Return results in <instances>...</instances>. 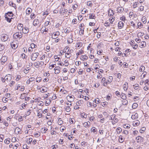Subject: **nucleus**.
<instances>
[{"mask_svg":"<svg viewBox=\"0 0 149 149\" xmlns=\"http://www.w3.org/2000/svg\"><path fill=\"white\" fill-rule=\"evenodd\" d=\"M14 132L16 134H18L20 133L21 129H20L19 127H16L15 130Z\"/></svg>","mask_w":149,"mask_h":149,"instance_id":"11","label":"nucleus"},{"mask_svg":"<svg viewBox=\"0 0 149 149\" xmlns=\"http://www.w3.org/2000/svg\"><path fill=\"white\" fill-rule=\"evenodd\" d=\"M144 6H140L139 8V10L141 11H142L144 10Z\"/></svg>","mask_w":149,"mask_h":149,"instance_id":"58","label":"nucleus"},{"mask_svg":"<svg viewBox=\"0 0 149 149\" xmlns=\"http://www.w3.org/2000/svg\"><path fill=\"white\" fill-rule=\"evenodd\" d=\"M41 132L42 133H46L47 130L45 127L42 128L41 129Z\"/></svg>","mask_w":149,"mask_h":149,"instance_id":"37","label":"nucleus"},{"mask_svg":"<svg viewBox=\"0 0 149 149\" xmlns=\"http://www.w3.org/2000/svg\"><path fill=\"white\" fill-rule=\"evenodd\" d=\"M91 132H93V133H95L97 131V129L95 127H93L91 128Z\"/></svg>","mask_w":149,"mask_h":149,"instance_id":"52","label":"nucleus"},{"mask_svg":"<svg viewBox=\"0 0 149 149\" xmlns=\"http://www.w3.org/2000/svg\"><path fill=\"white\" fill-rule=\"evenodd\" d=\"M54 58L56 61H61L60 57H58V56H55Z\"/></svg>","mask_w":149,"mask_h":149,"instance_id":"38","label":"nucleus"},{"mask_svg":"<svg viewBox=\"0 0 149 149\" xmlns=\"http://www.w3.org/2000/svg\"><path fill=\"white\" fill-rule=\"evenodd\" d=\"M141 20L144 24H145L146 22V17L145 16H143L142 17Z\"/></svg>","mask_w":149,"mask_h":149,"instance_id":"41","label":"nucleus"},{"mask_svg":"<svg viewBox=\"0 0 149 149\" xmlns=\"http://www.w3.org/2000/svg\"><path fill=\"white\" fill-rule=\"evenodd\" d=\"M73 40L72 38V37L69 38H68L67 42L68 44H70L73 42Z\"/></svg>","mask_w":149,"mask_h":149,"instance_id":"34","label":"nucleus"},{"mask_svg":"<svg viewBox=\"0 0 149 149\" xmlns=\"http://www.w3.org/2000/svg\"><path fill=\"white\" fill-rule=\"evenodd\" d=\"M51 94L52 95L51 96L52 97H50L48 98V99H47V104H50L51 101H52L53 99H53H55L56 97L55 95L54 96V97L53 96V95H54V93H52Z\"/></svg>","mask_w":149,"mask_h":149,"instance_id":"5","label":"nucleus"},{"mask_svg":"<svg viewBox=\"0 0 149 149\" xmlns=\"http://www.w3.org/2000/svg\"><path fill=\"white\" fill-rule=\"evenodd\" d=\"M83 103V101L82 100H80L78 101L76 103V105L77 106H81L82 104Z\"/></svg>","mask_w":149,"mask_h":149,"instance_id":"23","label":"nucleus"},{"mask_svg":"<svg viewBox=\"0 0 149 149\" xmlns=\"http://www.w3.org/2000/svg\"><path fill=\"white\" fill-rule=\"evenodd\" d=\"M93 102L96 103V104H99L100 103V100L99 98H97L94 100Z\"/></svg>","mask_w":149,"mask_h":149,"instance_id":"42","label":"nucleus"},{"mask_svg":"<svg viewBox=\"0 0 149 149\" xmlns=\"http://www.w3.org/2000/svg\"><path fill=\"white\" fill-rule=\"evenodd\" d=\"M87 5L90 7H92L93 6V3L91 1H89L87 2Z\"/></svg>","mask_w":149,"mask_h":149,"instance_id":"45","label":"nucleus"},{"mask_svg":"<svg viewBox=\"0 0 149 149\" xmlns=\"http://www.w3.org/2000/svg\"><path fill=\"white\" fill-rule=\"evenodd\" d=\"M9 5L10 6L13 7L15 9L16 8V5L12 2L10 1L9 3Z\"/></svg>","mask_w":149,"mask_h":149,"instance_id":"19","label":"nucleus"},{"mask_svg":"<svg viewBox=\"0 0 149 149\" xmlns=\"http://www.w3.org/2000/svg\"><path fill=\"white\" fill-rule=\"evenodd\" d=\"M21 78V76L20 75H16L15 80L17 81H19Z\"/></svg>","mask_w":149,"mask_h":149,"instance_id":"51","label":"nucleus"},{"mask_svg":"<svg viewBox=\"0 0 149 149\" xmlns=\"http://www.w3.org/2000/svg\"><path fill=\"white\" fill-rule=\"evenodd\" d=\"M143 25L141 22H139L137 24V28H139V27H140L139 29L142 28L143 27Z\"/></svg>","mask_w":149,"mask_h":149,"instance_id":"27","label":"nucleus"},{"mask_svg":"<svg viewBox=\"0 0 149 149\" xmlns=\"http://www.w3.org/2000/svg\"><path fill=\"white\" fill-rule=\"evenodd\" d=\"M145 68V67L143 66L142 65L140 67L139 70L140 72H143Z\"/></svg>","mask_w":149,"mask_h":149,"instance_id":"48","label":"nucleus"},{"mask_svg":"<svg viewBox=\"0 0 149 149\" xmlns=\"http://www.w3.org/2000/svg\"><path fill=\"white\" fill-rule=\"evenodd\" d=\"M47 55L48 57L50 58L52 56V53L51 52H49L47 51Z\"/></svg>","mask_w":149,"mask_h":149,"instance_id":"44","label":"nucleus"},{"mask_svg":"<svg viewBox=\"0 0 149 149\" xmlns=\"http://www.w3.org/2000/svg\"><path fill=\"white\" fill-rule=\"evenodd\" d=\"M113 80V77L112 76H110L109 77L108 79L106 81V83L110 84L112 82Z\"/></svg>","mask_w":149,"mask_h":149,"instance_id":"16","label":"nucleus"},{"mask_svg":"<svg viewBox=\"0 0 149 149\" xmlns=\"http://www.w3.org/2000/svg\"><path fill=\"white\" fill-rule=\"evenodd\" d=\"M79 29L80 30L79 31V33L81 36H82L84 34V28H82L79 27Z\"/></svg>","mask_w":149,"mask_h":149,"instance_id":"22","label":"nucleus"},{"mask_svg":"<svg viewBox=\"0 0 149 149\" xmlns=\"http://www.w3.org/2000/svg\"><path fill=\"white\" fill-rule=\"evenodd\" d=\"M34 65L35 67L37 68H38L40 66V63L39 62H38L34 63Z\"/></svg>","mask_w":149,"mask_h":149,"instance_id":"30","label":"nucleus"},{"mask_svg":"<svg viewBox=\"0 0 149 149\" xmlns=\"http://www.w3.org/2000/svg\"><path fill=\"white\" fill-rule=\"evenodd\" d=\"M11 47L13 49H15L18 47L17 43L15 41H13L10 43Z\"/></svg>","mask_w":149,"mask_h":149,"instance_id":"4","label":"nucleus"},{"mask_svg":"<svg viewBox=\"0 0 149 149\" xmlns=\"http://www.w3.org/2000/svg\"><path fill=\"white\" fill-rule=\"evenodd\" d=\"M30 47L32 49L35 47L36 45L33 43H31L30 45Z\"/></svg>","mask_w":149,"mask_h":149,"instance_id":"57","label":"nucleus"},{"mask_svg":"<svg viewBox=\"0 0 149 149\" xmlns=\"http://www.w3.org/2000/svg\"><path fill=\"white\" fill-rule=\"evenodd\" d=\"M31 110L30 109H29V110L26 113L24 116L25 117H26V116H29L31 114Z\"/></svg>","mask_w":149,"mask_h":149,"instance_id":"31","label":"nucleus"},{"mask_svg":"<svg viewBox=\"0 0 149 149\" xmlns=\"http://www.w3.org/2000/svg\"><path fill=\"white\" fill-rule=\"evenodd\" d=\"M60 33L59 31H56L53 33L52 34V38L53 39H55L57 38L58 36L60 35Z\"/></svg>","mask_w":149,"mask_h":149,"instance_id":"7","label":"nucleus"},{"mask_svg":"<svg viewBox=\"0 0 149 149\" xmlns=\"http://www.w3.org/2000/svg\"><path fill=\"white\" fill-rule=\"evenodd\" d=\"M12 79V76L10 74H7L4 77V79L5 81H10Z\"/></svg>","mask_w":149,"mask_h":149,"instance_id":"8","label":"nucleus"},{"mask_svg":"<svg viewBox=\"0 0 149 149\" xmlns=\"http://www.w3.org/2000/svg\"><path fill=\"white\" fill-rule=\"evenodd\" d=\"M42 93H45L47 92V87L45 86H42L40 89Z\"/></svg>","mask_w":149,"mask_h":149,"instance_id":"14","label":"nucleus"},{"mask_svg":"<svg viewBox=\"0 0 149 149\" xmlns=\"http://www.w3.org/2000/svg\"><path fill=\"white\" fill-rule=\"evenodd\" d=\"M29 32V29L27 27H25L24 28V30L23 31L22 33L24 34H26Z\"/></svg>","mask_w":149,"mask_h":149,"instance_id":"28","label":"nucleus"},{"mask_svg":"<svg viewBox=\"0 0 149 149\" xmlns=\"http://www.w3.org/2000/svg\"><path fill=\"white\" fill-rule=\"evenodd\" d=\"M108 104V103L106 102L101 103V105L103 107H105Z\"/></svg>","mask_w":149,"mask_h":149,"instance_id":"54","label":"nucleus"},{"mask_svg":"<svg viewBox=\"0 0 149 149\" xmlns=\"http://www.w3.org/2000/svg\"><path fill=\"white\" fill-rule=\"evenodd\" d=\"M114 14L113 11V10H109L108 12V15L110 16H112Z\"/></svg>","mask_w":149,"mask_h":149,"instance_id":"25","label":"nucleus"},{"mask_svg":"<svg viewBox=\"0 0 149 149\" xmlns=\"http://www.w3.org/2000/svg\"><path fill=\"white\" fill-rule=\"evenodd\" d=\"M122 103L123 104V105H127L128 104V102L127 100L125 99L122 101Z\"/></svg>","mask_w":149,"mask_h":149,"instance_id":"36","label":"nucleus"},{"mask_svg":"<svg viewBox=\"0 0 149 149\" xmlns=\"http://www.w3.org/2000/svg\"><path fill=\"white\" fill-rule=\"evenodd\" d=\"M19 144H14L13 147V149H17V148L19 147Z\"/></svg>","mask_w":149,"mask_h":149,"instance_id":"64","label":"nucleus"},{"mask_svg":"<svg viewBox=\"0 0 149 149\" xmlns=\"http://www.w3.org/2000/svg\"><path fill=\"white\" fill-rule=\"evenodd\" d=\"M32 10L30 8H28L26 10V14L29 15L31 12Z\"/></svg>","mask_w":149,"mask_h":149,"instance_id":"20","label":"nucleus"},{"mask_svg":"<svg viewBox=\"0 0 149 149\" xmlns=\"http://www.w3.org/2000/svg\"><path fill=\"white\" fill-rule=\"evenodd\" d=\"M4 143L6 144H9L10 142V141L8 139H6L5 141H4Z\"/></svg>","mask_w":149,"mask_h":149,"instance_id":"62","label":"nucleus"},{"mask_svg":"<svg viewBox=\"0 0 149 149\" xmlns=\"http://www.w3.org/2000/svg\"><path fill=\"white\" fill-rule=\"evenodd\" d=\"M88 12V11L87 10L84 8L81 10V13L82 14H85V13H86L87 12Z\"/></svg>","mask_w":149,"mask_h":149,"instance_id":"50","label":"nucleus"},{"mask_svg":"<svg viewBox=\"0 0 149 149\" xmlns=\"http://www.w3.org/2000/svg\"><path fill=\"white\" fill-rule=\"evenodd\" d=\"M88 58V57L87 56L85 55H82L81 58V59L83 61H84L85 60H87Z\"/></svg>","mask_w":149,"mask_h":149,"instance_id":"21","label":"nucleus"},{"mask_svg":"<svg viewBox=\"0 0 149 149\" xmlns=\"http://www.w3.org/2000/svg\"><path fill=\"white\" fill-rule=\"evenodd\" d=\"M146 130V128L145 127H143L140 130L139 132L141 133H144V131Z\"/></svg>","mask_w":149,"mask_h":149,"instance_id":"46","label":"nucleus"},{"mask_svg":"<svg viewBox=\"0 0 149 149\" xmlns=\"http://www.w3.org/2000/svg\"><path fill=\"white\" fill-rule=\"evenodd\" d=\"M136 139L137 141V143H139L140 141L142 142L143 140V138L141 136H139L136 137Z\"/></svg>","mask_w":149,"mask_h":149,"instance_id":"9","label":"nucleus"},{"mask_svg":"<svg viewBox=\"0 0 149 149\" xmlns=\"http://www.w3.org/2000/svg\"><path fill=\"white\" fill-rule=\"evenodd\" d=\"M30 70V68L29 67H27L26 69L24 70V72L26 74L27 73L29 72L28 71Z\"/></svg>","mask_w":149,"mask_h":149,"instance_id":"56","label":"nucleus"},{"mask_svg":"<svg viewBox=\"0 0 149 149\" xmlns=\"http://www.w3.org/2000/svg\"><path fill=\"white\" fill-rule=\"evenodd\" d=\"M5 48L4 45L2 44H0V51H2Z\"/></svg>","mask_w":149,"mask_h":149,"instance_id":"40","label":"nucleus"},{"mask_svg":"<svg viewBox=\"0 0 149 149\" xmlns=\"http://www.w3.org/2000/svg\"><path fill=\"white\" fill-rule=\"evenodd\" d=\"M122 96L121 97V98H122L123 100L126 99L127 98V96L124 93H122Z\"/></svg>","mask_w":149,"mask_h":149,"instance_id":"33","label":"nucleus"},{"mask_svg":"<svg viewBox=\"0 0 149 149\" xmlns=\"http://www.w3.org/2000/svg\"><path fill=\"white\" fill-rule=\"evenodd\" d=\"M41 98L40 97H38L34 100V101L36 102H39L40 101Z\"/></svg>","mask_w":149,"mask_h":149,"instance_id":"59","label":"nucleus"},{"mask_svg":"<svg viewBox=\"0 0 149 149\" xmlns=\"http://www.w3.org/2000/svg\"><path fill=\"white\" fill-rule=\"evenodd\" d=\"M65 110L68 112H69L71 110V109L69 107L67 106L65 107Z\"/></svg>","mask_w":149,"mask_h":149,"instance_id":"49","label":"nucleus"},{"mask_svg":"<svg viewBox=\"0 0 149 149\" xmlns=\"http://www.w3.org/2000/svg\"><path fill=\"white\" fill-rule=\"evenodd\" d=\"M58 124L59 125H61L62 124H63V121L61 120V118H58Z\"/></svg>","mask_w":149,"mask_h":149,"instance_id":"32","label":"nucleus"},{"mask_svg":"<svg viewBox=\"0 0 149 149\" xmlns=\"http://www.w3.org/2000/svg\"><path fill=\"white\" fill-rule=\"evenodd\" d=\"M8 100V98H6V97H4L2 99V100L3 102L4 103L6 102H7Z\"/></svg>","mask_w":149,"mask_h":149,"instance_id":"55","label":"nucleus"},{"mask_svg":"<svg viewBox=\"0 0 149 149\" xmlns=\"http://www.w3.org/2000/svg\"><path fill=\"white\" fill-rule=\"evenodd\" d=\"M82 42H78L77 43L76 47L79 48H80L82 46Z\"/></svg>","mask_w":149,"mask_h":149,"instance_id":"29","label":"nucleus"},{"mask_svg":"<svg viewBox=\"0 0 149 149\" xmlns=\"http://www.w3.org/2000/svg\"><path fill=\"white\" fill-rule=\"evenodd\" d=\"M46 23V22H45V26H43L41 29V32H42L43 33H44V32H45V33H44V34H46V32H47V30H46V28L45 27V26L46 25H45Z\"/></svg>","mask_w":149,"mask_h":149,"instance_id":"10","label":"nucleus"},{"mask_svg":"<svg viewBox=\"0 0 149 149\" xmlns=\"http://www.w3.org/2000/svg\"><path fill=\"white\" fill-rule=\"evenodd\" d=\"M64 62L65 63V66H67L68 65L69 63L67 60H65Z\"/></svg>","mask_w":149,"mask_h":149,"instance_id":"63","label":"nucleus"},{"mask_svg":"<svg viewBox=\"0 0 149 149\" xmlns=\"http://www.w3.org/2000/svg\"><path fill=\"white\" fill-rule=\"evenodd\" d=\"M138 118V116L137 113H136L132 115L131 118L133 120L137 119Z\"/></svg>","mask_w":149,"mask_h":149,"instance_id":"15","label":"nucleus"},{"mask_svg":"<svg viewBox=\"0 0 149 149\" xmlns=\"http://www.w3.org/2000/svg\"><path fill=\"white\" fill-rule=\"evenodd\" d=\"M146 46V42L145 41H143L141 42V45L140 46L141 48L144 47Z\"/></svg>","mask_w":149,"mask_h":149,"instance_id":"24","label":"nucleus"},{"mask_svg":"<svg viewBox=\"0 0 149 149\" xmlns=\"http://www.w3.org/2000/svg\"><path fill=\"white\" fill-rule=\"evenodd\" d=\"M23 25L21 24H18L17 26V29L19 31L23 30Z\"/></svg>","mask_w":149,"mask_h":149,"instance_id":"12","label":"nucleus"},{"mask_svg":"<svg viewBox=\"0 0 149 149\" xmlns=\"http://www.w3.org/2000/svg\"><path fill=\"white\" fill-rule=\"evenodd\" d=\"M15 83V82L14 81H11V82L9 84V86H10L11 87Z\"/></svg>","mask_w":149,"mask_h":149,"instance_id":"60","label":"nucleus"},{"mask_svg":"<svg viewBox=\"0 0 149 149\" xmlns=\"http://www.w3.org/2000/svg\"><path fill=\"white\" fill-rule=\"evenodd\" d=\"M72 56V54L69 52H67L66 53L65 57L67 58H69Z\"/></svg>","mask_w":149,"mask_h":149,"instance_id":"35","label":"nucleus"},{"mask_svg":"<svg viewBox=\"0 0 149 149\" xmlns=\"http://www.w3.org/2000/svg\"><path fill=\"white\" fill-rule=\"evenodd\" d=\"M95 17V15L93 14H89V19H94Z\"/></svg>","mask_w":149,"mask_h":149,"instance_id":"39","label":"nucleus"},{"mask_svg":"<svg viewBox=\"0 0 149 149\" xmlns=\"http://www.w3.org/2000/svg\"><path fill=\"white\" fill-rule=\"evenodd\" d=\"M117 10L118 12L121 13L123 11L124 8L122 7H120L117 8Z\"/></svg>","mask_w":149,"mask_h":149,"instance_id":"18","label":"nucleus"},{"mask_svg":"<svg viewBox=\"0 0 149 149\" xmlns=\"http://www.w3.org/2000/svg\"><path fill=\"white\" fill-rule=\"evenodd\" d=\"M138 104L137 103H134L132 105V108L133 109H136L138 107Z\"/></svg>","mask_w":149,"mask_h":149,"instance_id":"43","label":"nucleus"},{"mask_svg":"<svg viewBox=\"0 0 149 149\" xmlns=\"http://www.w3.org/2000/svg\"><path fill=\"white\" fill-rule=\"evenodd\" d=\"M39 20L38 19H35L33 21V25L34 26H36L39 23Z\"/></svg>","mask_w":149,"mask_h":149,"instance_id":"17","label":"nucleus"},{"mask_svg":"<svg viewBox=\"0 0 149 149\" xmlns=\"http://www.w3.org/2000/svg\"><path fill=\"white\" fill-rule=\"evenodd\" d=\"M116 130L118 134L120 133L122 131V129L120 127L117 128Z\"/></svg>","mask_w":149,"mask_h":149,"instance_id":"53","label":"nucleus"},{"mask_svg":"<svg viewBox=\"0 0 149 149\" xmlns=\"http://www.w3.org/2000/svg\"><path fill=\"white\" fill-rule=\"evenodd\" d=\"M9 37L6 34H3L1 36V39L3 42H5L6 41Z\"/></svg>","mask_w":149,"mask_h":149,"instance_id":"2","label":"nucleus"},{"mask_svg":"<svg viewBox=\"0 0 149 149\" xmlns=\"http://www.w3.org/2000/svg\"><path fill=\"white\" fill-rule=\"evenodd\" d=\"M122 23H121V21L119 22L118 23V27L120 29H121L123 27L122 25Z\"/></svg>","mask_w":149,"mask_h":149,"instance_id":"47","label":"nucleus"},{"mask_svg":"<svg viewBox=\"0 0 149 149\" xmlns=\"http://www.w3.org/2000/svg\"><path fill=\"white\" fill-rule=\"evenodd\" d=\"M22 33L21 31L17 32L13 34V38L17 40H19L22 38Z\"/></svg>","mask_w":149,"mask_h":149,"instance_id":"1","label":"nucleus"},{"mask_svg":"<svg viewBox=\"0 0 149 149\" xmlns=\"http://www.w3.org/2000/svg\"><path fill=\"white\" fill-rule=\"evenodd\" d=\"M0 60L1 64L3 65L7 61V57L6 56H3L2 57Z\"/></svg>","mask_w":149,"mask_h":149,"instance_id":"6","label":"nucleus"},{"mask_svg":"<svg viewBox=\"0 0 149 149\" xmlns=\"http://www.w3.org/2000/svg\"><path fill=\"white\" fill-rule=\"evenodd\" d=\"M39 54L38 53H32L31 56V59L33 61L36 60Z\"/></svg>","mask_w":149,"mask_h":149,"instance_id":"3","label":"nucleus"},{"mask_svg":"<svg viewBox=\"0 0 149 149\" xmlns=\"http://www.w3.org/2000/svg\"><path fill=\"white\" fill-rule=\"evenodd\" d=\"M5 18L6 21L9 22H10L11 21V19H13L12 17H8L7 16H5Z\"/></svg>","mask_w":149,"mask_h":149,"instance_id":"26","label":"nucleus"},{"mask_svg":"<svg viewBox=\"0 0 149 149\" xmlns=\"http://www.w3.org/2000/svg\"><path fill=\"white\" fill-rule=\"evenodd\" d=\"M36 81L37 82H39L41 81L42 80V78L40 77H37L36 79Z\"/></svg>","mask_w":149,"mask_h":149,"instance_id":"61","label":"nucleus"},{"mask_svg":"<svg viewBox=\"0 0 149 149\" xmlns=\"http://www.w3.org/2000/svg\"><path fill=\"white\" fill-rule=\"evenodd\" d=\"M13 15V14L12 12H8L7 13L5 14V16H7L8 17H12Z\"/></svg>","mask_w":149,"mask_h":149,"instance_id":"13","label":"nucleus"}]
</instances>
